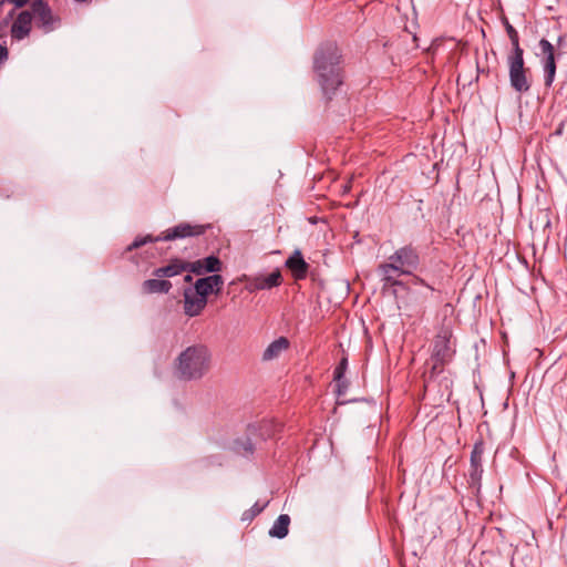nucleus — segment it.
I'll return each instance as SVG.
<instances>
[{
	"label": "nucleus",
	"mask_w": 567,
	"mask_h": 567,
	"mask_svg": "<svg viewBox=\"0 0 567 567\" xmlns=\"http://www.w3.org/2000/svg\"><path fill=\"white\" fill-rule=\"evenodd\" d=\"M341 53L336 43L321 44L313 55V71L322 93L331 99L343 82Z\"/></svg>",
	"instance_id": "f257e3e1"
},
{
	"label": "nucleus",
	"mask_w": 567,
	"mask_h": 567,
	"mask_svg": "<svg viewBox=\"0 0 567 567\" xmlns=\"http://www.w3.org/2000/svg\"><path fill=\"white\" fill-rule=\"evenodd\" d=\"M420 265V255L415 247L405 245L396 249L386 262L378 266V272L385 286H401L404 284L399 280L402 275H412Z\"/></svg>",
	"instance_id": "f03ea898"
},
{
	"label": "nucleus",
	"mask_w": 567,
	"mask_h": 567,
	"mask_svg": "<svg viewBox=\"0 0 567 567\" xmlns=\"http://www.w3.org/2000/svg\"><path fill=\"white\" fill-rule=\"evenodd\" d=\"M212 353L204 344L187 347L176 360V374L181 380L202 379L210 369Z\"/></svg>",
	"instance_id": "7ed1b4c3"
},
{
	"label": "nucleus",
	"mask_w": 567,
	"mask_h": 567,
	"mask_svg": "<svg viewBox=\"0 0 567 567\" xmlns=\"http://www.w3.org/2000/svg\"><path fill=\"white\" fill-rule=\"evenodd\" d=\"M209 225L181 223L172 228L166 229L159 237H153L151 235L144 237H136L134 241L127 246V250L132 251L133 249H137L146 245L147 243H153L157 240H175L187 237L200 236L206 231Z\"/></svg>",
	"instance_id": "20e7f679"
},
{
	"label": "nucleus",
	"mask_w": 567,
	"mask_h": 567,
	"mask_svg": "<svg viewBox=\"0 0 567 567\" xmlns=\"http://www.w3.org/2000/svg\"><path fill=\"white\" fill-rule=\"evenodd\" d=\"M511 86L518 93H526L530 89L529 70L525 68L524 51L511 53L507 56Z\"/></svg>",
	"instance_id": "39448f33"
},
{
	"label": "nucleus",
	"mask_w": 567,
	"mask_h": 567,
	"mask_svg": "<svg viewBox=\"0 0 567 567\" xmlns=\"http://www.w3.org/2000/svg\"><path fill=\"white\" fill-rule=\"evenodd\" d=\"M32 18L35 19V24L44 33L54 31L61 22V19L55 14L49 3L44 0H32L30 6Z\"/></svg>",
	"instance_id": "423d86ee"
},
{
	"label": "nucleus",
	"mask_w": 567,
	"mask_h": 567,
	"mask_svg": "<svg viewBox=\"0 0 567 567\" xmlns=\"http://www.w3.org/2000/svg\"><path fill=\"white\" fill-rule=\"evenodd\" d=\"M539 52L537 56L540 58V62L544 70L545 85L550 87L556 76V58L559 55L556 53L555 45L547 39L543 38L538 42Z\"/></svg>",
	"instance_id": "0eeeda50"
},
{
	"label": "nucleus",
	"mask_w": 567,
	"mask_h": 567,
	"mask_svg": "<svg viewBox=\"0 0 567 567\" xmlns=\"http://www.w3.org/2000/svg\"><path fill=\"white\" fill-rule=\"evenodd\" d=\"M274 433V425L271 422L262 420L260 422L247 425V439L245 442L239 443L238 450L244 454H252L254 441H265Z\"/></svg>",
	"instance_id": "6e6552de"
},
{
	"label": "nucleus",
	"mask_w": 567,
	"mask_h": 567,
	"mask_svg": "<svg viewBox=\"0 0 567 567\" xmlns=\"http://www.w3.org/2000/svg\"><path fill=\"white\" fill-rule=\"evenodd\" d=\"M453 333L449 328H442L434 338L431 360L451 362L455 354Z\"/></svg>",
	"instance_id": "1a4fd4ad"
},
{
	"label": "nucleus",
	"mask_w": 567,
	"mask_h": 567,
	"mask_svg": "<svg viewBox=\"0 0 567 567\" xmlns=\"http://www.w3.org/2000/svg\"><path fill=\"white\" fill-rule=\"evenodd\" d=\"M208 302V299H204L200 295L195 292L193 287L185 288L183 291V309L184 313L194 318L204 311Z\"/></svg>",
	"instance_id": "9d476101"
},
{
	"label": "nucleus",
	"mask_w": 567,
	"mask_h": 567,
	"mask_svg": "<svg viewBox=\"0 0 567 567\" xmlns=\"http://www.w3.org/2000/svg\"><path fill=\"white\" fill-rule=\"evenodd\" d=\"M32 19L30 10H22L17 14L10 28V37L13 41H21L29 37L32 30Z\"/></svg>",
	"instance_id": "9b49d317"
},
{
	"label": "nucleus",
	"mask_w": 567,
	"mask_h": 567,
	"mask_svg": "<svg viewBox=\"0 0 567 567\" xmlns=\"http://www.w3.org/2000/svg\"><path fill=\"white\" fill-rule=\"evenodd\" d=\"M224 286V279L220 275L214 274L199 278L195 281L193 288L197 295L207 299L209 295H218Z\"/></svg>",
	"instance_id": "f8f14e48"
},
{
	"label": "nucleus",
	"mask_w": 567,
	"mask_h": 567,
	"mask_svg": "<svg viewBox=\"0 0 567 567\" xmlns=\"http://www.w3.org/2000/svg\"><path fill=\"white\" fill-rule=\"evenodd\" d=\"M223 264L220 259L214 255L197 259L195 261H188V272L196 276H203L205 274H216L221 270Z\"/></svg>",
	"instance_id": "ddd939ff"
},
{
	"label": "nucleus",
	"mask_w": 567,
	"mask_h": 567,
	"mask_svg": "<svg viewBox=\"0 0 567 567\" xmlns=\"http://www.w3.org/2000/svg\"><path fill=\"white\" fill-rule=\"evenodd\" d=\"M184 271H188V261L181 258H173L167 265L155 268L152 275L153 277L165 279L178 276Z\"/></svg>",
	"instance_id": "4468645a"
},
{
	"label": "nucleus",
	"mask_w": 567,
	"mask_h": 567,
	"mask_svg": "<svg viewBox=\"0 0 567 567\" xmlns=\"http://www.w3.org/2000/svg\"><path fill=\"white\" fill-rule=\"evenodd\" d=\"M296 280H302L307 277L309 265L302 257L300 250H295L285 262Z\"/></svg>",
	"instance_id": "2eb2a0df"
},
{
	"label": "nucleus",
	"mask_w": 567,
	"mask_h": 567,
	"mask_svg": "<svg viewBox=\"0 0 567 567\" xmlns=\"http://www.w3.org/2000/svg\"><path fill=\"white\" fill-rule=\"evenodd\" d=\"M173 288V285L169 280L164 278H151L146 279L142 284V292L144 295H155V293H168Z\"/></svg>",
	"instance_id": "dca6fc26"
},
{
	"label": "nucleus",
	"mask_w": 567,
	"mask_h": 567,
	"mask_svg": "<svg viewBox=\"0 0 567 567\" xmlns=\"http://www.w3.org/2000/svg\"><path fill=\"white\" fill-rule=\"evenodd\" d=\"M281 284V274L279 270H275L266 277H256L251 280L248 286L249 291L255 290H267L274 287H278Z\"/></svg>",
	"instance_id": "f3484780"
},
{
	"label": "nucleus",
	"mask_w": 567,
	"mask_h": 567,
	"mask_svg": "<svg viewBox=\"0 0 567 567\" xmlns=\"http://www.w3.org/2000/svg\"><path fill=\"white\" fill-rule=\"evenodd\" d=\"M290 342L286 337H279L265 349L262 360L271 361L279 358L282 352L288 350Z\"/></svg>",
	"instance_id": "a211bd4d"
},
{
	"label": "nucleus",
	"mask_w": 567,
	"mask_h": 567,
	"mask_svg": "<svg viewBox=\"0 0 567 567\" xmlns=\"http://www.w3.org/2000/svg\"><path fill=\"white\" fill-rule=\"evenodd\" d=\"M290 525V517L287 514H281L275 520L274 525L269 529V536L275 538H285L288 535Z\"/></svg>",
	"instance_id": "6ab92c4d"
},
{
	"label": "nucleus",
	"mask_w": 567,
	"mask_h": 567,
	"mask_svg": "<svg viewBox=\"0 0 567 567\" xmlns=\"http://www.w3.org/2000/svg\"><path fill=\"white\" fill-rule=\"evenodd\" d=\"M502 23L505 28V31L512 43V52L517 53L519 51H524L519 45V35L517 30L509 23L508 19L504 16L502 17Z\"/></svg>",
	"instance_id": "aec40b11"
},
{
	"label": "nucleus",
	"mask_w": 567,
	"mask_h": 567,
	"mask_svg": "<svg viewBox=\"0 0 567 567\" xmlns=\"http://www.w3.org/2000/svg\"><path fill=\"white\" fill-rule=\"evenodd\" d=\"M348 367V360L347 358H342V360L339 362V364L336 367L333 371V379L337 382L338 386V394L344 393L347 390V383L343 381V377L346 373Z\"/></svg>",
	"instance_id": "412c9836"
},
{
	"label": "nucleus",
	"mask_w": 567,
	"mask_h": 567,
	"mask_svg": "<svg viewBox=\"0 0 567 567\" xmlns=\"http://www.w3.org/2000/svg\"><path fill=\"white\" fill-rule=\"evenodd\" d=\"M483 466H470L468 470V485L476 493L480 492L482 485Z\"/></svg>",
	"instance_id": "4be33fe9"
},
{
	"label": "nucleus",
	"mask_w": 567,
	"mask_h": 567,
	"mask_svg": "<svg viewBox=\"0 0 567 567\" xmlns=\"http://www.w3.org/2000/svg\"><path fill=\"white\" fill-rule=\"evenodd\" d=\"M483 454L484 443L483 441H478L474 444L473 450L471 452L470 466H482Z\"/></svg>",
	"instance_id": "5701e85b"
},
{
	"label": "nucleus",
	"mask_w": 567,
	"mask_h": 567,
	"mask_svg": "<svg viewBox=\"0 0 567 567\" xmlns=\"http://www.w3.org/2000/svg\"><path fill=\"white\" fill-rule=\"evenodd\" d=\"M269 502H256L249 509L245 511L241 516L243 522H250L258 516L267 506Z\"/></svg>",
	"instance_id": "b1692460"
},
{
	"label": "nucleus",
	"mask_w": 567,
	"mask_h": 567,
	"mask_svg": "<svg viewBox=\"0 0 567 567\" xmlns=\"http://www.w3.org/2000/svg\"><path fill=\"white\" fill-rule=\"evenodd\" d=\"M432 367L429 372V381L437 377L444 371L445 364L449 362L440 360H431Z\"/></svg>",
	"instance_id": "393cba45"
},
{
	"label": "nucleus",
	"mask_w": 567,
	"mask_h": 567,
	"mask_svg": "<svg viewBox=\"0 0 567 567\" xmlns=\"http://www.w3.org/2000/svg\"><path fill=\"white\" fill-rule=\"evenodd\" d=\"M8 48L6 43L0 44V64L8 59Z\"/></svg>",
	"instance_id": "a878e982"
},
{
	"label": "nucleus",
	"mask_w": 567,
	"mask_h": 567,
	"mask_svg": "<svg viewBox=\"0 0 567 567\" xmlns=\"http://www.w3.org/2000/svg\"><path fill=\"white\" fill-rule=\"evenodd\" d=\"M413 284H414V285H422V286H425V287H426V288H429L431 291H433V290H434V288H433L432 286L427 285V284L424 281V279H422V278H421V277H419V276H414V277H413Z\"/></svg>",
	"instance_id": "bb28decb"
},
{
	"label": "nucleus",
	"mask_w": 567,
	"mask_h": 567,
	"mask_svg": "<svg viewBox=\"0 0 567 567\" xmlns=\"http://www.w3.org/2000/svg\"><path fill=\"white\" fill-rule=\"evenodd\" d=\"M3 2H11L14 3L17 8H22L29 2V0H2L1 3Z\"/></svg>",
	"instance_id": "cd10ccee"
},
{
	"label": "nucleus",
	"mask_w": 567,
	"mask_h": 567,
	"mask_svg": "<svg viewBox=\"0 0 567 567\" xmlns=\"http://www.w3.org/2000/svg\"><path fill=\"white\" fill-rule=\"evenodd\" d=\"M184 281H185V282H192V281H193V277H192V275H189V274H188V275H186V276L184 277Z\"/></svg>",
	"instance_id": "c85d7f7f"
},
{
	"label": "nucleus",
	"mask_w": 567,
	"mask_h": 567,
	"mask_svg": "<svg viewBox=\"0 0 567 567\" xmlns=\"http://www.w3.org/2000/svg\"><path fill=\"white\" fill-rule=\"evenodd\" d=\"M564 41V37H558L557 39V47H559L561 44V42Z\"/></svg>",
	"instance_id": "c756f323"
},
{
	"label": "nucleus",
	"mask_w": 567,
	"mask_h": 567,
	"mask_svg": "<svg viewBox=\"0 0 567 567\" xmlns=\"http://www.w3.org/2000/svg\"><path fill=\"white\" fill-rule=\"evenodd\" d=\"M13 14H14V10H11V11L9 12L8 17H9V18H12V17H13Z\"/></svg>",
	"instance_id": "7c9ffc66"
},
{
	"label": "nucleus",
	"mask_w": 567,
	"mask_h": 567,
	"mask_svg": "<svg viewBox=\"0 0 567 567\" xmlns=\"http://www.w3.org/2000/svg\"><path fill=\"white\" fill-rule=\"evenodd\" d=\"M556 134H561V127L556 131Z\"/></svg>",
	"instance_id": "2f4dec72"
}]
</instances>
